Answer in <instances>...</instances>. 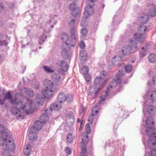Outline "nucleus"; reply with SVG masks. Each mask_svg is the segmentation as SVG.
<instances>
[{"mask_svg": "<svg viewBox=\"0 0 156 156\" xmlns=\"http://www.w3.org/2000/svg\"><path fill=\"white\" fill-rule=\"evenodd\" d=\"M33 103V101L29 98L24 105H22L21 101V104L18 105H12V106L11 109V112L15 115H16L19 112V116L20 117L23 116L25 115H29L32 112V107Z\"/></svg>", "mask_w": 156, "mask_h": 156, "instance_id": "obj_1", "label": "nucleus"}, {"mask_svg": "<svg viewBox=\"0 0 156 156\" xmlns=\"http://www.w3.org/2000/svg\"><path fill=\"white\" fill-rule=\"evenodd\" d=\"M145 133L146 135L149 137L147 140L144 136L142 139V141L144 144H147L149 148H151L155 145L156 144V134L155 132V129L153 127H146Z\"/></svg>", "mask_w": 156, "mask_h": 156, "instance_id": "obj_2", "label": "nucleus"}, {"mask_svg": "<svg viewBox=\"0 0 156 156\" xmlns=\"http://www.w3.org/2000/svg\"><path fill=\"white\" fill-rule=\"evenodd\" d=\"M2 138V139L1 141H2L3 143H0V145L3 146L5 144L7 149L9 150H12L14 148L15 144L10 133L7 132L3 133Z\"/></svg>", "mask_w": 156, "mask_h": 156, "instance_id": "obj_3", "label": "nucleus"}, {"mask_svg": "<svg viewBox=\"0 0 156 156\" xmlns=\"http://www.w3.org/2000/svg\"><path fill=\"white\" fill-rule=\"evenodd\" d=\"M147 29V27L146 26L141 25L138 28V31L139 34H136L134 35V38L138 39L140 43H141L145 40V38L143 35L145 34Z\"/></svg>", "mask_w": 156, "mask_h": 156, "instance_id": "obj_4", "label": "nucleus"}, {"mask_svg": "<svg viewBox=\"0 0 156 156\" xmlns=\"http://www.w3.org/2000/svg\"><path fill=\"white\" fill-rule=\"evenodd\" d=\"M4 99V100H9L11 105H17L21 104V101L18 100L16 98L12 99V95L10 94L9 91L6 92L5 94Z\"/></svg>", "mask_w": 156, "mask_h": 156, "instance_id": "obj_5", "label": "nucleus"}, {"mask_svg": "<svg viewBox=\"0 0 156 156\" xmlns=\"http://www.w3.org/2000/svg\"><path fill=\"white\" fill-rule=\"evenodd\" d=\"M94 2H92L93 3L92 6L89 5L86 6L85 8V12L83 13V15L86 18H87L89 16L92 15L94 13V10L93 7L94 5Z\"/></svg>", "mask_w": 156, "mask_h": 156, "instance_id": "obj_6", "label": "nucleus"}, {"mask_svg": "<svg viewBox=\"0 0 156 156\" xmlns=\"http://www.w3.org/2000/svg\"><path fill=\"white\" fill-rule=\"evenodd\" d=\"M76 4L73 2L70 4L69 9L71 10V14L73 17L77 16L79 14L80 9L76 7Z\"/></svg>", "mask_w": 156, "mask_h": 156, "instance_id": "obj_7", "label": "nucleus"}, {"mask_svg": "<svg viewBox=\"0 0 156 156\" xmlns=\"http://www.w3.org/2000/svg\"><path fill=\"white\" fill-rule=\"evenodd\" d=\"M100 90V88H97L92 86L89 89V94L92 98H95L98 97V93Z\"/></svg>", "mask_w": 156, "mask_h": 156, "instance_id": "obj_8", "label": "nucleus"}, {"mask_svg": "<svg viewBox=\"0 0 156 156\" xmlns=\"http://www.w3.org/2000/svg\"><path fill=\"white\" fill-rule=\"evenodd\" d=\"M68 46L67 44H63L62 45V49L61 52L62 56L64 59H67L69 57V54L68 52V50L70 48H67L66 46Z\"/></svg>", "mask_w": 156, "mask_h": 156, "instance_id": "obj_9", "label": "nucleus"}, {"mask_svg": "<svg viewBox=\"0 0 156 156\" xmlns=\"http://www.w3.org/2000/svg\"><path fill=\"white\" fill-rule=\"evenodd\" d=\"M75 122V118L72 114L69 115L66 119V126L71 127L74 125Z\"/></svg>", "mask_w": 156, "mask_h": 156, "instance_id": "obj_10", "label": "nucleus"}, {"mask_svg": "<svg viewBox=\"0 0 156 156\" xmlns=\"http://www.w3.org/2000/svg\"><path fill=\"white\" fill-rule=\"evenodd\" d=\"M42 93L45 98L48 99L53 95L54 93V90L51 89H43L42 91Z\"/></svg>", "mask_w": 156, "mask_h": 156, "instance_id": "obj_11", "label": "nucleus"}, {"mask_svg": "<svg viewBox=\"0 0 156 156\" xmlns=\"http://www.w3.org/2000/svg\"><path fill=\"white\" fill-rule=\"evenodd\" d=\"M42 123L40 121H36L33 126L30 127V129L36 131L40 130L42 128Z\"/></svg>", "mask_w": 156, "mask_h": 156, "instance_id": "obj_12", "label": "nucleus"}, {"mask_svg": "<svg viewBox=\"0 0 156 156\" xmlns=\"http://www.w3.org/2000/svg\"><path fill=\"white\" fill-rule=\"evenodd\" d=\"M82 141L80 143L81 147H82L83 144H84L86 146V144H87L89 141L88 137L87 134L85 132L82 133L81 136Z\"/></svg>", "mask_w": 156, "mask_h": 156, "instance_id": "obj_13", "label": "nucleus"}, {"mask_svg": "<svg viewBox=\"0 0 156 156\" xmlns=\"http://www.w3.org/2000/svg\"><path fill=\"white\" fill-rule=\"evenodd\" d=\"M66 94L64 92H61L58 95L57 101L60 103H62L66 101Z\"/></svg>", "mask_w": 156, "mask_h": 156, "instance_id": "obj_14", "label": "nucleus"}, {"mask_svg": "<svg viewBox=\"0 0 156 156\" xmlns=\"http://www.w3.org/2000/svg\"><path fill=\"white\" fill-rule=\"evenodd\" d=\"M124 74L122 73V71L119 70L118 73L116 74V79L118 81V86H119V84H125L127 82L126 81H124L122 80L121 79H120V78L122 77Z\"/></svg>", "mask_w": 156, "mask_h": 156, "instance_id": "obj_15", "label": "nucleus"}, {"mask_svg": "<svg viewBox=\"0 0 156 156\" xmlns=\"http://www.w3.org/2000/svg\"><path fill=\"white\" fill-rule=\"evenodd\" d=\"M150 8L149 9L148 14L152 17H154L156 15V6L152 4L150 6Z\"/></svg>", "mask_w": 156, "mask_h": 156, "instance_id": "obj_16", "label": "nucleus"}, {"mask_svg": "<svg viewBox=\"0 0 156 156\" xmlns=\"http://www.w3.org/2000/svg\"><path fill=\"white\" fill-rule=\"evenodd\" d=\"M132 48L129 45H125L122 48V52L124 55H127L130 54L131 52Z\"/></svg>", "mask_w": 156, "mask_h": 156, "instance_id": "obj_17", "label": "nucleus"}, {"mask_svg": "<svg viewBox=\"0 0 156 156\" xmlns=\"http://www.w3.org/2000/svg\"><path fill=\"white\" fill-rule=\"evenodd\" d=\"M29 139L31 141H36L37 138V136L36 133V131L32 130L30 129V132L29 133Z\"/></svg>", "mask_w": 156, "mask_h": 156, "instance_id": "obj_18", "label": "nucleus"}, {"mask_svg": "<svg viewBox=\"0 0 156 156\" xmlns=\"http://www.w3.org/2000/svg\"><path fill=\"white\" fill-rule=\"evenodd\" d=\"M44 85L47 89H52V88L53 87V83L50 80L48 79L45 80L43 82Z\"/></svg>", "mask_w": 156, "mask_h": 156, "instance_id": "obj_19", "label": "nucleus"}, {"mask_svg": "<svg viewBox=\"0 0 156 156\" xmlns=\"http://www.w3.org/2000/svg\"><path fill=\"white\" fill-rule=\"evenodd\" d=\"M44 98V96L42 95L37 94L36 95L35 100L36 102L39 105H43Z\"/></svg>", "mask_w": 156, "mask_h": 156, "instance_id": "obj_20", "label": "nucleus"}, {"mask_svg": "<svg viewBox=\"0 0 156 156\" xmlns=\"http://www.w3.org/2000/svg\"><path fill=\"white\" fill-rule=\"evenodd\" d=\"M147 95L149 99L153 101L156 99V91L155 90L149 91Z\"/></svg>", "mask_w": 156, "mask_h": 156, "instance_id": "obj_21", "label": "nucleus"}, {"mask_svg": "<svg viewBox=\"0 0 156 156\" xmlns=\"http://www.w3.org/2000/svg\"><path fill=\"white\" fill-rule=\"evenodd\" d=\"M52 80L55 83H58L61 79V77L58 73H54L53 74L51 77Z\"/></svg>", "mask_w": 156, "mask_h": 156, "instance_id": "obj_22", "label": "nucleus"}, {"mask_svg": "<svg viewBox=\"0 0 156 156\" xmlns=\"http://www.w3.org/2000/svg\"><path fill=\"white\" fill-rule=\"evenodd\" d=\"M76 37L71 38V40L67 41L68 43H65L64 44H67L68 46H66L67 48H70V46L73 47L75 46L76 44Z\"/></svg>", "mask_w": 156, "mask_h": 156, "instance_id": "obj_23", "label": "nucleus"}, {"mask_svg": "<svg viewBox=\"0 0 156 156\" xmlns=\"http://www.w3.org/2000/svg\"><path fill=\"white\" fill-rule=\"evenodd\" d=\"M50 106L53 110L57 111H60L62 107L61 104H58L56 102L52 103Z\"/></svg>", "mask_w": 156, "mask_h": 156, "instance_id": "obj_24", "label": "nucleus"}, {"mask_svg": "<svg viewBox=\"0 0 156 156\" xmlns=\"http://www.w3.org/2000/svg\"><path fill=\"white\" fill-rule=\"evenodd\" d=\"M154 124L153 118L152 117H148L146 121V127H150L152 126Z\"/></svg>", "mask_w": 156, "mask_h": 156, "instance_id": "obj_25", "label": "nucleus"}, {"mask_svg": "<svg viewBox=\"0 0 156 156\" xmlns=\"http://www.w3.org/2000/svg\"><path fill=\"white\" fill-rule=\"evenodd\" d=\"M60 66H61L62 71H66L68 69V65L66 61L62 60L60 62Z\"/></svg>", "mask_w": 156, "mask_h": 156, "instance_id": "obj_26", "label": "nucleus"}, {"mask_svg": "<svg viewBox=\"0 0 156 156\" xmlns=\"http://www.w3.org/2000/svg\"><path fill=\"white\" fill-rule=\"evenodd\" d=\"M139 19L141 23H146L148 21L149 17L148 15H143L140 16Z\"/></svg>", "mask_w": 156, "mask_h": 156, "instance_id": "obj_27", "label": "nucleus"}, {"mask_svg": "<svg viewBox=\"0 0 156 156\" xmlns=\"http://www.w3.org/2000/svg\"><path fill=\"white\" fill-rule=\"evenodd\" d=\"M40 121L43 123H46L48 121V116L45 113H43L41 115L40 117Z\"/></svg>", "mask_w": 156, "mask_h": 156, "instance_id": "obj_28", "label": "nucleus"}, {"mask_svg": "<svg viewBox=\"0 0 156 156\" xmlns=\"http://www.w3.org/2000/svg\"><path fill=\"white\" fill-rule=\"evenodd\" d=\"M31 151V147L29 145H25L23 149L24 154L28 156L30 154Z\"/></svg>", "mask_w": 156, "mask_h": 156, "instance_id": "obj_29", "label": "nucleus"}, {"mask_svg": "<svg viewBox=\"0 0 156 156\" xmlns=\"http://www.w3.org/2000/svg\"><path fill=\"white\" fill-rule=\"evenodd\" d=\"M108 91H105L103 95H101L100 98V100L98 101V104L100 105L103 104L105 100L106 97L108 96Z\"/></svg>", "mask_w": 156, "mask_h": 156, "instance_id": "obj_30", "label": "nucleus"}, {"mask_svg": "<svg viewBox=\"0 0 156 156\" xmlns=\"http://www.w3.org/2000/svg\"><path fill=\"white\" fill-rule=\"evenodd\" d=\"M24 89L25 90L24 93L27 96L31 97L34 96V93L32 89L26 87H24Z\"/></svg>", "mask_w": 156, "mask_h": 156, "instance_id": "obj_31", "label": "nucleus"}, {"mask_svg": "<svg viewBox=\"0 0 156 156\" xmlns=\"http://www.w3.org/2000/svg\"><path fill=\"white\" fill-rule=\"evenodd\" d=\"M117 85V82L114 80L112 81L110 83L107 88V90L108 93L109 91L110 90L112 89L115 88Z\"/></svg>", "mask_w": 156, "mask_h": 156, "instance_id": "obj_32", "label": "nucleus"}, {"mask_svg": "<svg viewBox=\"0 0 156 156\" xmlns=\"http://www.w3.org/2000/svg\"><path fill=\"white\" fill-rule=\"evenodd\" d=\"M137 40H138V39L134 38V39H131L129 40V43L132 46L133 48L136 49L137 48Z\"/></svg>", "mask_w": 156, "mask_h": 156, "instance_id": "obj_33", "label": "nucleus"}, {"mask_svg": "<svg viewBox=\"0 0 156 156\" xmlns=\"http://www.w3.org/2000/svg\"><path fill=\"white\" fill-rule=\"evenodd\" d=\"M83 144L81 147V151L80 153V156H86L87 154V147L84 144Z\"/></svg>", "mask_w": 156, "mask_h": 156, "instance_id": "obj_34", "label": "nucleus"}, {"mask_svg": "<svg viewBox=\"0 0 156 156\" xmlns=\"http://www.w3.org/2000/svg\"><path fill=\"white\" fill-rule=\"evenodd\" d=\"M88 68L87 66H84L81 69V73L85 75H86L88 74Z\"/></svg>", "mask_w": 156, "mask_h": 156, "instance_id": "obj_35", "label": "nucleus"}, {"mask_svg": "<svg viewBox=\"0 0 156 156\" xmlns=\"http://www.w3.org/2000/svg\"><path fill=\"white\" fill-rule=\"evenodd\" d=\"M43 68L44 71L48 73H51L54 72V70L49 66H44Z\"/></svg>", "mask_w": 156, "mask_h": 156, "instance_id": "obj_36", "label": "nucleus"}, {"mask_svg": "<svg viewBox=\"0 0 156 156\" xmlns=\"http://www.w3.org/2000/svg\"><path fill=\"white\" fill-rule=\"evenodd\" d=\"M61 38L63 42L66 43L68 40V35L66 33H62L61 34Z\"/></svg>", "mask_w": 156, "mask_h": 156, "instance_id": "obj_37", "label": "nucleus"}, {"mask_svg": "<svg viewBox=\"0 0 156 156\" xmlns=\"http://www.w3.org/2000/svg\"><path fill=\"white\" fill-rule=\"evenodd\" d=\"M103 80L100 77H97L94 80V82L95 85H97L101 83Z\"/></svg>", "mask_w": 156, "mask_h": 156, "instance_id": "obj_38", "label": "nucleus"}, {"mask_svg": "<svg viewBox=\"0 0 156 156\" xmlns=\"http://www.w3.org/2000/svg\"><path fill=\"white\" fill-rule=\"evenodd\" d=\"M73 138L72 136V134L71 133H69L67 136V141L69 143H71L73 140Z\"/></svg>", "mask_w": 156, "mask_h": 156, "instance_id": "obj_39", "label": "nucleus"}, {"mask_svg": "<svg viewBox=\"0 0 156 156\" xmlns=\"http://www.w3.org/2000/svg\"><path fill=\"white\" fill-rule=\"evenodd\" d=\"M155 109V107L153 105H149L148 106L147 108V111L148 113L151 114L152 113L154 110Z\"/></svg>", "mask_w": 156, "mask_h": 156, "instance_id": "obj_40", "label": "nucleus"}, {"mask_svg": "<svg viewBox=\"0 0 156 156\" xmlns=\"http://www.w3.org/2000/svg\"><path fill=\"white\" fill-rule=\"evenodd\" d=\"M155 56L154 54H151L148 56L149 61L151 62H154L155 61Z\"/></svg>", "mask_w": 156, "mask_h": 156, "instance_id": "obj_41", "label": "nucleus"}, {"mask_svg": "<svg viewBox=\"0 0 156 156\" xmlns=\"http://www.w3.org/2000/svg\"><path fill=\"white\" fill-rule=\"evenodd\" d=\"M53 109L50 108V106L48 108H47L45 110L46 113L48 116L51 115L53 112Z\"/></svg>", "mask_w": 156, "mask_h": 156, "instance_id": "obj_42", "label": "nucleus"}, {"mask_svg": "<svg viewBox=\"0 0 156 156\" xmlns=\"http://www.w3.org/2000/svg\"><path fill=\"white\" fill-rule=\"evenodd\" d=\"M70 32L71 34V38L76 37V34L75 33V28H71Z\"/></svg>", "mask_w": 156, "mask_h": 156, "instance_id": "obj_43", "label": "nucleus"}, {"mask_svg": "<svg viewBox=\"0 0 156 156\" xmlns=\"http://www.w3.org/2000/svg\"><path fill=\"white\" fill-rule=\"evenodd\" d=\"M66 101L68 102H71L73 100V98L72 95L71 94H68L66 95Z\"/></svg>", "mask_w": 156, "mask_h": 156, "instance_id": "obj_44", "label": "nucleus"}, {"mask_svg": "<svg viewBox=\"0 0 156 156\" xmlns=\"http://www.w3.org/2000/svg\"><path fill=\"white\" fill-rule=\"evenodd\" d=\"M85 129L86 131V133L87 134H89L91 132V130L90 124L87 123L86 124L85 126Z\"/></svg>", "mask_w": 156, "mask_h": 156, "instance_id": "obj_45", "label": "nucleus"}, {"mask_svg": "<svg viewBox=\"0 0 156 156\" xmlns=\"http://www.w3.org/2000/svg\"><path fill=\"white\" fill-rule=\"evenodd\" d=\"M98 112L97 108L96 107H94L92 108L91 114L94 116L98 114Z\"/></svg>", "mask_w": 156, "mask_h": 156, "instance_id": "obj_46", "label": "nucleus"}, {"mask_svg": "<svg viewBox=\"0 0 156 156\" xmlns=\"http://www.w3.org/2000/svg\"><path fill=\"white\" fill-rule=\"evenodd\" d=\"M146 55V51L144 50V48L143 47L142 48V51H140V58H143Z\"/></svg>", "mask_w": 156, "mask_h": 156, "instance_id": "obj_47", "label": "nucleus"}, {"mask_svg": "<svg viewBox=\"0 0 156 156\" xmlns=\"http://www.w3.org/2000/svg\"><path fill=\"white\" fill-rule=\"evenodd\" d=\"M151 151L149 153V155H150V156H156V148H154L152 149ZM151 149V148H150Z\"/></svg>", "mask_w": 156, "mask_h": 156, "instance_id": "obj_48", "label": "nucleus"}, {"mask_svg": "<svg viewBox=\"0 0 156 156\" xmlns=\"http://www.w3.org/2000/svg\"><path fill=\"white\" fill-rule=\"evenodd\" d=\"M81 33L83 36L85 37L87 34V30L86 28H83L81 30Z\"/></svg>", "mask_w": 156, "mask_h": 156, "instance_id": "obj_49", "label": "nucleus"}, {"mask_svg": "<svg viewBox=\"0 0 156 156\" xmlns=\"http://www.w3.org/2000/svg\"><path fill=\"white\" fill-rule=\"evenodd\" d=\"M132 66L131 65H128L125 67V70L127 73H129L132 69Z\"/></svg>", "mask_w": 156, "mask_h": 156, "instance_id": "obj_50", "label": "nucleus"}, {"mask_svg": "<svg viewBox=\"0 0 156 156\" xmlns=\"http://www.w3.org/2000/svg\"><path fill=\"white\" fill-rule=\"evenodd\" d=\"M107 74V72L104 70L102 71L100 73V77L103 80Z\"/></svg>", "mask_w": 156, "mask_h": 156, "instance_id": "obj_51", "label": "nucleus"}, {"mask_svg": "<svg viewBox=\"0 0 156 156\" xmlns=\"http://www.w3.org/2000/svg\"><path fill=\"white\" fill-rule=\"evenodd\" d=\"M94 115H93L92 114L90 115L88 118V120L89 122L91 124L94 121Z\"/></svg>", "mask_w": 156, "mask_h": 156, "instance_id": "obj_52", "label": "nucleus"}, {"mask_svg": "<svg viewBox=\"0 0 156 156\" xmlns=\"http://www.w3.org/2000/svg\"><path fill=\"white\" fill-rule=\"evenodd\" d=\"M66 154H70L72 153L71 149L70 147H67L65 150Z\"/></svg>", "mask_w": 156, "mask_h": 156, "instance_id": "obj_53", "label": "nucleus"}, {"mask_svg": "<svg viewBox=\"0 0 156 156\" xmlns=\"http://www.w3.org/2000/svg\"><path fill=\"white\" fill-rule=\"evenodd\" d=\"M8 43L6 40H4L2 41L0 40V46L5 45L6 46L8 45Z\"/></svg>", "mask_w": 156, "mask_h": 156, "instance_id": "obj_54", "label": "nucleus"}, {"mask_svg": "<svg viewBox=\"0 0 156 156\" xmlns=\"http://www.w3.org/2000/svg\"><path fill=\"white\" fill-rule=\"evenodd\" d=\"M76 21V19L75 18V19H71L70 21L69 22V24L70 25H73Z\"/></svg>", "mask_w": 156, "mask_h": 156, "instance_id": "obj_55", "label": "nucleus"}, {"mask_svg": "<svg viewBox=\"0 0 156 156\" xmlns=\"http://www.w3.org/2000/svg\"><path fill=\"white\" fill-rule=\"evenodd\" d=\"M79 46L80 48L82 49H84L85 47V44L84 42L83 41H81L80 42Z\"/></svg>", "mask_w": 156, "mask_h": 156, "instance_id": "obj_56", "label": "nucleus"}, {"mask_svg": "<svg viewBox=\"0 0 156 156\" xmlns=\"http://www.w3.org/2000/svg\"><path fill=\"white\" fill-rule=\"evenodd\" d=\"M4 131V127L0 124V133H2V134L4 132H3V131Z\"/></svg>", "mask_w": 156, "mask_h": 156, "instance_id": "obj_57", "label": "nucleus"}, {"mask_svg": "<svg viewBox=\"0 0 156 156\" xmlns=\"http://www.w3.org/2000/svg\"><path fill=\"white\" fill-rule=\"evenodd\" d=\"M153 83L154 84L155 83V82L156 81V75H154L152 78Z\"/></svg>", "mask_w": 156, "mask_h": 156, "instance_id": "obj_58", "label": "nucleus"}, {"mask_svg": "<svg viewBox=\"0 0 156 156\" xmlns=\"http://www.w3.org/2000/svg\"><path fill=\"white\" fill-rule=\"evenodd\" d=\"M9 7L11 9H12L14 7V5L13 3H9L8 4Z\"/></svg>", "mask_w": 156, "mask_h": 156, "instance_id": "obj_59", "label": "nucleus"}, {"mask_svg": "<svg viewBox=\"0 0 156 156\" xmlns=\"http://www.w3.org/2000/svg\"><path fill=\"white\" fill-rule=\"evenodd\" d=\"M84 53V52L83 51H81L80 53V57H81L82 58H83L84 57L83 55V54Z\"/></svg>", "mask_w": 156, "mask_h": 156, "instance_id": "obj_60", "label": "nucleus"}, {"mask_svg": "<svg viewBox=\"0 0 156 156\" xmlns=\"http://www.w3.org/2000/svg\"><path fill=\"white\" fill-rule=\"evenodd\" d=\"M5 100L4 99L3 100H1L0 99V103L1 105H2L4 104L5 103Z\"/></svg>", "mask_w": 156, "mask_h": 156, "instance_id": "obj_61", "label": "nucleus"}, {"mask_svg": "<svg viewBox=\"0 0 156 156\" xmlns=\"http://www.w3.org/2000/svg\"><path fill=\"white\" fill-rule=\"evenodd\" d=\"M85 78L86 80L87 81V82H89L90 81V78L88 76H85Z\"/></svg>", "mask_w": 156, "mask_h": 156, "instance_id": "obj_62", "label": "nucleus"}, {"mask_svg": "<svg viewBox=\"0 0 156 156\" xmlns=\"http://www.w3.org/2000/svg\"><path fill=\"white\" fill-rule=\"evenodd\" d=\"M39 87V85H37L36 86H35L34 87L36 89H38Z\"/></svg>", "mask_w": 156, "mask_h": 156, "instance_id": "obj_63", "label": "nucleus"}, {"mask_svg": "<svg viewBox=\"0 0 156 156\" xmlns=\"http://www.w3.org/2000/svg\"><path fill=\"white\" fill-rule=\"evenodd\" d=\"M84 110H85L84 108H82L81 113H82L83 112H84Z\"/></svg>", "mask_w": 156, "mask_h": 156, "instance_id": "obj_64", "label": "nucleus"}]
</instances>
